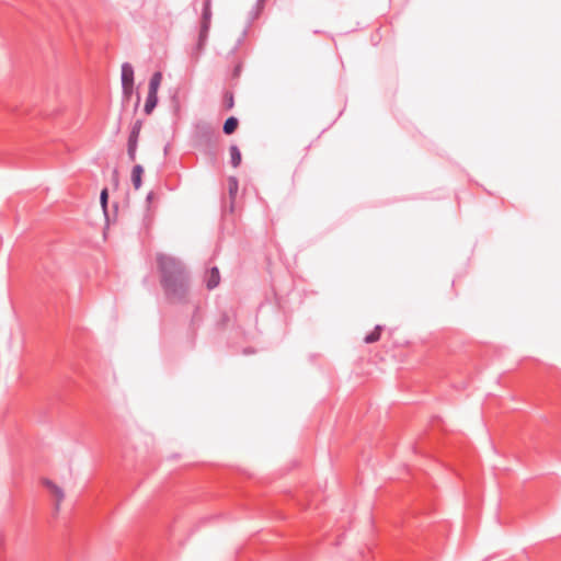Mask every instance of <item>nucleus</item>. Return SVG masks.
I'll use <instances>...</instances> for the list:
<instances>
[{
    "mask_svg": "<svg viewBox=\"0 0 561 561\" xmlns=\"http://www.w3.org/2000/svg\"><path fill=\"white\" fill-rule=\"evenodd\" d=\"M204 282L208 290L218 287L220 284V273L217 266H213L206 271Z\"/></svg>",
    "mask_w": 561,
    "mask_h": 561,
    "instance_id": "20e7f679",
    "label": "nucleus"
},
{
    "mask_svg": "<svg viewBox=\"0 0 561 561\" xmlns=\"http://www.w3.org/2000/svg\"><path fill=\"white\" fill-rule=\"evenodd\" d=\"M238 188H239L238 179L236 176H229L228 178V192H229L231 202L234 201L236 195L238 193Z\"/></svg>",
    "mask_w": 561,
    "mask_h": 561,
    "instance_id": "ddd939ff",
    "label": "nucleus"
},
{
    "mask_svg": "<svg viewBox=\"0 0 561 561\" xmlns=\"http://www.w3.org/2000/svg\"><path fill=\"white\" fill-rule=\"evenodd\" d=\"M141 128H142V121L141 119H136L133 123L130 130L140 133Z\"/></svg>",
    "mask_w": 561,
    "mask_h": 561,
    "instance_id": "dca6fc26",
    "label": "nucleus"
},
{
    "mask_svg": "<svg viewBox=\"0 0 561 561\" xmlns=\"http://www.w3.org/2000/svg\"><path fill=\"white\" fill-rule=\"evenodd\" d=\"M225 107L227 110H230L233 107L234 105V101H233V94L231 92H226L225 94Z\"/></svg>",
    "mask_w": 561,
    "mask_h": 561,
    "instance_id": "2eb2a0df",
    "label": "nucleus"
},
{
    "mask_svg": "<svg viewBox=\"0 0 561 561\" xmlns=\"http://www.w3.org/2000/svg\"><path fill=\"white\" fill-rule=\"evenodd\" d=\"M152 197H153V193L150 192L148 195H147V201L150 202L152 201Z\"/></svg>",
    "mask_w": 561,
    "mask_h": 561,
    "instance_id": "a211bd4d",
    "label": "nucleus"
},
{
    "mask_svg": "<svg viewBox=\"0 0 561 561\" xmlns=\"http://www.w3.org/2000/svg\"><path fill=\"white\" fill-rule=\"evenodd\" d=\"M238 125H239L238 118L234 116H230L225 121L224 126H222V131L226 135H231L236 131V129L238 128Z\"/></svg>",
    "mask_w": 561,
    "mask_h": 561,
    "instance_id": "1a4fd4ad",
    "label": "nucleus"
},
{
    "mask_svg": "<svg viewBox=\"0 0 561 561\" xmlns=\"http://www.w3.org/2000/svg\"><path fill=\"white\" fill-rule=\"evenodd\" d=\"M211 0H204L202 8V16H201V25L198 32V39L196 48L197 50L204 49L209 35L210 24H211Z\"/></svg>",
    "mask_w": 561,
    "mask_h": 561,
    "instance_id": "f03ea898",
    "label": "nucleus"
},
{
    "mask_svg": "<svg viewBox=\"0 0 561 561\" xmlns=\"http://www.w3.org/2000/svg\"><path fill=\"white\" fill-rule=\"evenodd\" d=\"M43 484L53 493V495L56 496L55 510H56V512H58L59 507H60V503L65 499V493H64L62 489L49 479H44Z\"/></svg>",
    "mask_w": 561,
    "mask_h": 561,
    "instance_id": "39448f33",
    "label": "nucleus"
},
{
    "mask_svg": "<svg viewBox=\"0 0 561 561\" xmlns=\"http://www.w3.org/2000/svg\"><path fill=\"white\" fill-rule=\"evenodd\" d=\"M160 284L167 299L171 302L186 304L191 289L190 273L180 260L160 254L157 257Z\"/></svg>",
    "mask_w": 561,
    "mask_h": 561,
    "instance_id": "f257e3e1",
    "label": "nucleus"
},
{
    "mask_svg": "<svg viewBox=\"0 0 561 561\" xmlns=\"http://www.w3.org/2000/svg\"><path fill=\"white\" fill-rule=\"evenodd\" d=\"M122 91L123 95L126 99H129L134 91V68L129 62H124L122 65Z\"/></svg>",
    "mask_w": 561,
    "mask_h": 561,
    "instance_id": "7ed1b4c3",
    "label": "nucleus"
},
{
    "mask_svg": "<svg viewBox=\"0 0 561 561\" xmlns=\"http://www.w3.org/2000/svg\"><path fill=\"white\" fill-rule=\"evenodd\" d=\"M139 135L140 133L130 130L127 140V156L133 162L136 160Z\"/></svg>",
    "mask_w": 561,
    "mask_h": 561,
    "instance_id": "423d86ee",
    "label": "nucleus"
},
{
    "mask_svg": "<svg viewBox=\"0 0 561 561\" xmlns=\"http://www.w3.org/2000/svg\"><path fill=\"white\" fill-rule=\"evenodd\" d=\"M197 312H198V308H196V309H195V314H194V317H196ZM194 319H195V318H193V320H194Z\"/></svg>",
    "mask_w": 561,
    "mask_h": 561,
    "instance_id": "aec40b11",
    "label": "nucleus"
},
{
    "mask_svg": "<svg viewBox=\"0 0 561 561\" xmlns=\"http://www.w3.org/2000/svg\"><path fill=\"white\" fill-rule=\"evenodd\" d=\"M107 201H108V192L107 188H103L100 195V203L103 208L104 215L106 218H108L107 215Z\"/></svg>",
    "mask_w": 561,
    "mask_h": 561,
    "instance_id": "4468645a",
    "label": "nucleus"
},
{
    "mask_svg": "<svg viewBox=\"0 0 561 561\" xmlns=\"http://www.w3.org/2000/svg\"><path fill=\"white\" fill-rule=\"evenodd\" d=\"M230 151V162L233 168H238L241 163V152L237 145H231L229 148Z\"/></svg>",
    "mask_w": 561,
    "mask_h": 561,
    "instance_id": "f8f14e48",
    "label": "nucleus"
},
{
    "mask_svg": "<svg viewBox=\"0 0 561 561\" xmlns=\"http://www.w3.org/2000/svg\"><path fill=\"white\" fill-rule=\"evenodd\" d=\"M161 81H162V73L160 71L154 72L149 80L148 92L158 94V90L160 88Z\"/></svg>",
    "mask_w": 561,
    "mask_h": 561,
    "instance_id": "6e6552de",
    "label": "nucleus"
},
{
    "mask_svg": "<svg viewBox=\"0 0 561 561\" xmlns=\"http://www.w3.org/2000/svg\"><path fill=\"white\" fill-rule=\"evenodd\" d=\"M382 330H383V327L380 324H377L375 327V329L364 337V342L366 344H371V343L379 341Z\"/></svg>",
    "mask_w": 561,
    "mask_h": 561,
    "instance_id": "9b49d317",
    "label": "nucleus"
},
{
    "mask_svg": "<svg viewBox=\"0 0 561 561\" xmlns=\"http://www.w3.org/2000/svg\"><path fill=\"white\" fill-rule=\"evenodd\" d=\"M157 104H158V94L148 92L147 98H146V103L144 106V112L147 115H150L152 113V111L154 110V107L157 106Z\"/></svg>",
    "mask_w": 561,
    "mask_h": 561,
    "instance_id": "0eeeda50",
    "label": "nucleus"
},
{
    "mask_svg": "<svg viewBox=\"0 0 561 561\" xmlns=\"http://www.w3.org/2000/svg\"><path fill=\"white\" fill-rule=\"evenodd\" d=\"M141 128H142V121L141 119H136L133 123L130 130L140 133Z\"/></svg>",
    "mask_w": 561,
    "mask_h": 561,
    "instance_id": "f3484780",
    "label": "nucleus"
},
{
    "mask_svg": "<svg viewBox=\"0 0 561 561\" xmlns=\"http://www.w3.org/2000/svg\"><path fill=\"white\" fill-rule=\"evenodd\" d=\"M139 101H140V96L138 95V96H137V103H136V106H138Z\"/></svg>",
    "mask_w": 561,
    "mask_h": 561,
    "instance_id": "6ab92c4d",
    "label": "nucleus"
},
{
    "mask_svg": "<svg viewBox=\"0 0 561 561\" xmlns=\"http://www.w3.org/2000/svg\"><path fill=\"white\" fill-rule=\"evenodd\" d=\"M144 173V168L140 164H136L131 171V182L136 190L141 186V175Z\"/></svg>",
    "mask_w": 561,
    "mask_h": 561,
    "instance_id": "9d476101",
    "label": "nucleus"
}]
</instances>
